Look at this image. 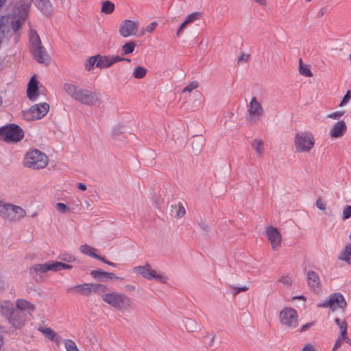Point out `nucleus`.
<instances>
[{"label":"nucleus","instance_id":"nucleus-7","mask_svg":"<svg viewBox=\"0 0 351 351\" xmlns=\"http://www.w3.org/2000/svg\"><path fill=\"white\" fill-rule=\"evenodd\" d=\"M132 270L134 273L139 274L143 278L149 280H156L163 284L166 283L168 280V277L165 273L152 269L149 264L134 267Z\"/></svg>","mask_w":351,"mask_h":351},{"label":"nucleus","instance_id":"nucleus-24","mask_svg":"<svg viewBox=\"0 0 351 351\" xmlns=\"http://www.w3.org/2000/svg\"><path fill=\"white\" fill-rule=\"evenodd\" d=\"M27 95L30 100L35 101L38 97V86L37 81L32 77L29 82Z\"/></svg>","mask_w":351,"mask_h":351},{"label":"nucleus","instance_id":"nucleus-6","mask_svg":"<svg viewBox=\"0 0 351 351\" xmlns=\"http://www.w3.org/2000/svg\"><path fill=\"white\" fill-rule=\"evenodd\" d=\"M294 144L298 152L308 153L315 145L314 136L310 132H298L294 138Z\"/></svg>","mask_w":351,"mask_h":351},{"label":"nucleus","instance_id":"nucleus-53","mask_svg":"<svg viewBox=\"0 0 351 351\" xmlns=\"http://www.w3.org/2000/svg\"><path fill=\"white\" fill-rule=\"evenodd\" d=\"M56 208L61 213H64L66 210V206L63 203H58Z\"/></svg>","mask_w":351,"mask_h":351},{"label":"nucleus","instance_id":"nucleus-29","mask_svg":"<svg viewBox=\"0 0 351 351\" xmlns=\"http://www.w3.org/2000/svg\"><path fill=\"white\" fill-rule=\"evenodd\" d=\"M80 250L82 254L88 255L92 258H95L98 260L99 259V257L101 256L97 254L96 253H95V252L97 251V250L95 248H93L87 244L82 245L80 247Z\"/></svg>","mask_w":351,"mask_h":351},{"label":"nucleus","instance_id":"nucleus-10","mask_svg":"<svg viewBox=\"0 0 351 351\" xmlns=\"http://www.w3.org/2000/svg\"><path fill=\"white\" fill-rule=\"evenodd\" d=\"M322 308H329L332 311L343 310L347 306L346 301L341 293H333L327 299L317 305Z\"/></svg>","mask_w":351,"mask_h":351},{"label":"nucleus","instance_id":"nucleus-32","mask_svg":"<svg viewBox=\"0 0 351 351\" xmlns=\"http://www.w3.org/2000/svg\"><path fill=\"white\" fill-rule=\"evenodd\" d=\"M147 71L145 67L138 66L134 69L132 75L136 79H142L146 75Z\"/></svg>","mask_w":351,"mask_h":351},{"label":"nucleus","instance_id":"nucleus-30","mask_svg":"<svg viewBox=\"0 0 351 351\" xmlns=\"http://www.w3.org/2000/svg\"><path fill=\"white\" fill-rule=\"evenodd\" d=\"M202 13L200 12H195L189 14L184 21L182 23V27H186L188 25L195 22L197 20H199L202 17Z\"/></svg>","mask_w":351,"mask_h":351},{"label":"nucleus","instance_id":"nucleus-33","mask_svg":"<svg viewBox=\"0 0 351 351\" xmlns=\"http://www.w3.org/2000/svg\"><path fill=\"white\" fill-rule=\"evenodd\" d=\"M97 57L96 56H93L90 57L85 62V69L88 71H90L93 69L94 66L97 67Z\"/></svg>","mask_w":351,"mask_h":351},{"label":"nucleus","instance_id":"nucleus-3","mask_svg":"<svg viewBox=\"0 0 351 351\" xmlns=\"http://www.w3.org/2000/svg\"><path fill=\"white\" fill-rule=\"evenodd\" d=\"M30 51L34 58L39 63L47 64L49 56L42 45L40 37L36 31L32 30L29 35Z\"/></svg>","mask_w":351,"mask_h":351},{"label":"nucleus","instance_id":"nucleus-43","mask_svg":"<svg viewBox=\"0 0 351 351\" xmlns=\"http://www.w3.org/2000/svg\"><path fill=\"white\" fill-rule=\"evenodd\" d=\"M351 99V90H349L347 91L344 97H343V99L341 100V103L339 104L340 107L344 106L346 104H347L349 101Z\"/></svg>","mask_w":351,"mask_h":351},{"label":"nucleus","instance_id":"nucleus-38","mask_svg":"<svg viewBox=\"0 0 351 351\" xmlns=\"http://www.w3.org/2000/svg\"><path fill=\"white\" fill-rule=\"evenodd\" d=\"M299 72L302 75H304L305 77H311L312 76V72L311 70L308 68L306 66H303L302 64V60H300V67H299Z\"/></svg>","mask_w":351,"mask_h":351},{"label":"nucleus","instance_id":"nucleus-14","mask_svg":"<svg viewBox=\"0 0 351 351\" xmlns=\"http://www.w3.org/2000/svg\"><path fill=\"white\" fill-rule=\"evenodd\" d=\"M138 21L126 19L121 23L119 32L121 36L127 38L135 36L138 32Z\"/></svg>","mask_w":351,"mask_h":351},{"label":"nucleus","instance_id":"nucleus-58","mask_svg":"<svg viewBox=\"0 0 351 351\" xmlns=\"http://www.w3.org/2000/svg\"><path fill=\"white\" fill-rule=\"evenodd\" d=\"M346 337H348L347 335V329L344 328L343 330L341 331V334L339 336V338H340L342 340H345Z\"/></svg>","mask_w":351,"mask_h":351},{"label":"nucleus","instance_id":"nucleus-59","mask_svg":"<svg viewBox=\"0 0 351 351\" xmlns=\"http://www.w3.org/2000/svg\"><path fill=\"white\" fill-rule=\"evenodd\" d=\"M60 267H61V270L62 269H71V268H73L72 265H69V264H66V263H62V262H61V264H60Z\"/></svg>","mask_w":351,"mask_h":351},{"label":"nucleus","instance_id":"nucleus-12","mask_svg":"<svg viewBox=\"0 0 351 351\" xmlns=\"http://www.w3.org/2000/svg\"><path fill=\"white\" fill-rule=\"evenodd\" d=\"M279 318L281 324L286 328H295L298 325V313L292 308H284L280 313Z\"/></svg>","mask_w":351,"mask_h":351},{"label":"nucleus","instance_id":"nucleus-62","mask_svg":"<svg viewBox=\"0 0 351 351\" xmlns=\"http://www.w3.org/2000/svg\"><path fill=\"white\" fill-rule=\"evenodd\" d=\"M186 27L185 26H183L182 27V23L181 24V25L180 26V27L178 28L177 32H176V36L177 37H180L182 31L184 30V29Z\"/></svg>","mask_w":351,"mask_h":351},{"label":"nucleus","instance_id":"nucleus-22","mask_svg":"<svg viewBox=\"0 0 351 351\" xmlns=\"http://www.w3.org/2000/svg\"><path fill=\"white\" fill-rule=\"evenodd\" d=\"M49 271L48 262L43 264H36L29 269V274L33 278L37 280L40 274H45Z\"/></svg>","mask_w":351,"mask_h":351},{"label":"nucleus","instance_id":"nucleus-18","mask_svg":"<svg viewBox=\"0 0 351 351\" xmlns=\"http://www.w3.org/2000/svg\"><path fill=\"white\" fill-rule=\"evenodd\" d=\"M30 4V0L19 1L14 10V17L20 18L21 19H25L27 16Z\"/></svg>","mask_w":351,"mask_h":351},{"label":"nucleus","instance_id":"nucleus-5","mask_svg":"<svg viewBox=\"0 0 351 351\" xmlns=\"http://www.w3.org/2000/svg\"><path fill=\"white\" fill-rule=\"evenodd\" d=\"M24 137L23 129L16 124L10 123L0 127V140L7 143L19 142Z\"/></svg>","mask_w":351,"mask_h":351},{"label":"nucleus","instance_id":"nucleus-56","mask_svg":"<svg viewBox=\"0 0 351 351\" xmlns=\"http://www.w3.org/2000/svg\"><path fill=\"white\" fill-rule=\"evenodd\" d=\"M99 260L102 261L103 263L110 265V266H112V267H117V264L116 263H114L113 262H110V261L106 260V258H104L102 256H100Z\"/></svg>","mask_w":351,"mask_h":351},{"label":"nucleus","instance_id":"nucleus-54","mask_svg":"<svg viewBox=\"0 0 351 351\" xmlns=\"http://www.w3.org/2000/svg\"><path fill=\"white\" fill-rule=\"evenodd\" d=\"M342 339L338 337V339L335 341V343L332 349V351H336L338 348H339L341 346Z\"/></svg>","mask_w":351,"mask_h":351},{"label":"nucleus","instance_id":"nucleus-51","mask_svg":"<svg viewBox=\"0 0 351 351\" xmlns=\"http://www.w3.org/2000/svg\"><path fill=\"white\" fill-rule=\"evenodd\" d=\"M112 65L116 62L126 60V58H120L119 56H110Z\"/></svg>","mask_w":351,"mask_h":351},{"label":"nucleus","instance_id":"nucleus-2","mask_svg":"<svg viewBox=\"0 0 351 351\" xmlns=\"http://www.w3.org/2000/svg\"><path fill=\"white\" fill-rule=\"evenodd\" d=\"M63 89L71 98L82 104L93 106L99 101L95 93L87 89H83L75 84L65 83L63 86Z\"/></svg>","mask_w":351,"mask_h":351},{"label":"nucleus","instance_id":"nucleus-19","mask_svg":"<svg viewBox=\"0 0 351 351\" xmlns=\"http://www.w3.org/2000/svg\"><path fill=\"white\" fill-rule=\"evenodd\" d=\"M347 126L343 121H339L334 124L330 131V135L332 138H340L346 132Z\"/></svg>","mask_w":351,"mask_h":351},{"label":"nucleus","instance_id":"nucleus-20","mask_svg":"<svg viewBox=\"0 0 351 351\" xmlns=\"http://www.w3.org/2000/svg\"><path fill=\"white\" fill-rule=\"evenodd\" d=\"M90 274L93 278L99 280H113L119 278L114 273L104 271L101 269L92 270Z\"/></svg>","mask_w":351,"mask_h":351},{"label":"nucleus","instance_id":"nucleus-41","mask_svg":"<svg viewBox=\"0 0 351 351\" xmlns=\"http://www.w3.org/2000/svg\"><path fill=\"white\" fill-rule=\"evenodd\" d=\"M49 271H58L61 270L60 264L61 262L58 261H49Z\"/></svg>","mask_w":351,"mask_h":351},{"label":"nucleus","instance_id":"nucleus-42","mask_svg":"<svg viewBox=\"0 0 351 351\" xmlns=\"http://www.w3.org/2000/svg\"><path fill=\"white\" fill-rule=\"evenodd\" d=\"M279 281L285 286H291L293 283V278L291 276L286 275L282 276Z\"/></svg>","mask_w":351,"mask_h":351},{"label":"nucleus","instance_id":"nucleus-36","mask_svg":"<svg viewBox=\"0 0 351 351\" xmlns=\"http://www.w3.org/2000/svg\"><path fill=\"white\" fill-rule=\"evenodd\" d=\"M64 346L66 351H80L75 343L71 339L64 340Z\"/></svg>","mask_w":351,"mask_h":351},{"label":"nucleus","instance_id":"nucleus-57","mask_svg":"<svg viewBox=\"0 0 351 351\" xmlns=\"http://www.w3.org/2000/svg\"><path fill=\"white\" fill-rule=\"evenodd\" d=\"M313 325V323H311V322H309V323H307L304 325H303L300 329V331L302 332H304L306 331V330H308L310 327H311Z\"/></svg>","mask_w":351,"mask_h":351},{"label":"nucleus","instance_id":"nucleus-44","mask_svg":"<svg viewBox=\"0 0 351 351\" xmlns=\"http://www.w3.org/2000/svg\"><path fill=\"white\" fill-rule=\"evenodd\" d=\"M335 322L338 326L340 331L343 330L344 328L347 329V328H348L347 323L346 322V321L341 320L339 318H335Z\"/></svg>","mask_w":351,"mask_h":351},{"label":"nucleus","instance_id":"nucleus-61","mask_svg":"<svg viewBox=\"0 0 351 351\" xmlns=\"http://www.w3.org/2000/svg\"><path fill=\"white\" fill-rule=\"evenodd\" d=\"M125 289L130 292H133L136 290V287L132 285H127L125 287Z\"/></svg>","mask_w":351,"mask_h":351},{"label":"nucleus","instance_id":"nucleus-21","mask_svg":"<svg viewBox=\"0 0 351 351\" xmlns=\"http://www.w3.org/2000/svg\"><path fill=\"white\" fill-rule=\"evenodd\" d=\"M15 308L24 312L26 314L32 315V313L34 310V306L26 300L17 299L16 301Z\"/></svg>","mask_w":351,"mask_h":351},{"label":"nucleus","instance_id":"nucleus-34","mask_svg":"<svg viewBox=\"0 0 351 351\" xmlns=\"http://www.w3.org/2000/svg\"><path fill=\"white\" fill-rule=\"evenodd\" d=\"M136 47V44L134 42H128L122 46V53L123 55H128L132 53Z\"/></svg>","mask_w":351,"mask_h":351},{"label":"nucleus","instance_id":"nucleus-50","mask_svg":"<svg viewBox=\"0 0 351 351\" xmlns=\"http://www.w3.org/2000/svg\"><path fill=\"white\" fill-rule=\"evenodd\" d=\"M302 351H316L315 348L313 345L311 343H306L303 347Z\"/></svg>","mask_w":351,"mask_h":351},{"label":"nucleus","instance_id":"nucleus-48","mask_svg":"<svg viewBox=\"0 0 351 351\" xmlns=\"http://www.w3.org/2000/svg\"><path fill=\"white\" fill-rule=\"evenodd\" d=\"M186 213V210L184 207L179 203L178 204V210L176 212V216L179 218L182 217Z\"/></svg>","mask_w":351,"mask_h":351},{"label":"nucleus","instance_id":"nucleus-16","mask_svg":"<svg viewBox=\"0 0 351 351\" xmlns=\"http://www.w3.org/2000/svg\"><path fill=\"white\" fill-rule=\"evenodd\" d=\"M7 319L13 327L18 328L24 324L26 320V313L14 308Z\"/></svg>","mask_w":351,"mask_h":351},{"label":"nucleus","instance_id":"nucleus-4","mask_svg":"<svg viewBox=\"0 0 351 351\" xmlns=\"http://www.w3.org/2000/svg\"><path fill=\"white\" fill-rule=\"evenodd\" d=\"M24 164L29 169H43L48 164V158L41 151L37 149H32L26 153Z\"/></svg>","mask_w":351,"mask_h":351},{"label":"nucleus","instance_id":"nucleus-46","mask_svg":"<svg viewBox=\"0 0 351 351\" xmlns=\"http://www.w3.org/2000/svg\"><path fill=\"white\" fill-rule=\"evenodd\" d=\"M343 114H344V112L337 111V112H335L328 114L327 117L328 118L337 120V119H339V118H341L342 116H343Z\"/></svg>","mask_w":351,"mask_h":351},{"label":"nucleus","instance_id":"nucleus-9","mask_svg":"<svg viewBox=\"0 0 351 351\" xmlns=\"http://www.w3.org/2000/svg\"><path fill=\"white\" fill-rule=\"evenodd\" d=\"M108 290V287L103 284L82 283L73 286L68 289L70 292L88 296L93 293L101 295Z\"/></svg>","mask_w":351,"mask_h":351},{"label":"nucleus","instance_id":"nucleus-11","mask_svg":"<svg viewBox=\"0 0 351 351\" xmlns=\"http://www.w3.org/2000/svg\"><path fill=\"white\" fill-rule=\"evenodd\" d=\"M1 217L5 221H15L23 218L25 215V210L21 206L13 205L11 204H4L1 208Z\"/></svg>","mask_w":351,"mask_h":351},{"label":"nucleus","instance_id":"nucleus-1","mask_svg":"<svg viewBox=\"0 0 351 351\" xmlns=\"http://www.w3.org/2000/svg\"><path fill=\"white\" fill-rule=\"evenodd\" d=\"M102 300L121 313L130 312L134 306L132 300L125 294L111 291L101 294Z\"/></svg>","mask_w":351,"mask_h":351},{"label":"nucleus","instance_id":"nucleus-49","mask_svg":"<svg viewBox=\"0 0 351 351\" xmlns=\"http://www.w3.org/2000/svg\"><path fill=\"white\" fill-rule=\"evenodd\" d=\"M158 23L156 22H152L149 25H147L145 28V32H152L155 28L157 27Z\"/></svg>","mask_w":351,"mask_h":351},{"label":"nucleus","instance_id":"nucleus-13","mask_svg":"<svg viewBox=\"0 0 351 351\" xmlns=\"http://www.w3.org/2000/svg\"><path fill=\"white\" fill-rule=\"evenodd\" d=\"M49 110V105L46 102L35 104L24 112V117L29 121L40 119L47 114Z\"/></svg>","mask_w":351,"mask_h":351},{"label":"nucleus","instance_id":"nucleus-37","mask_svg":"<svg viewBox=\"0 0 351 351\" xmlns=\"http://www.w3.org/2000/svg\"><path fill=\"white\" fill-rule=\"evenodd\" d=\"M58 258L66 263H72L75 261V256L69 253H62L58 256Z\"/></svg>","mask_w":351,"mask_h":351},{"label":"nucleus","instance_id":"nucleus-45","mask_svg":"<svg viewBox=\"0 0 351 351\" xmlns=\"http://www.w3.org/2000/svg\"><path fill=\"white\" fill-rule=\"evenodd\" d=\"M351 217V206H346L343 210V219H348Z\"/></svg>","mask_w":351,"mask_h":351},{"label":"nucleus","instance_id":"nucleus-23","mask_svg":"<svg viewBox=\"0 0 351 351\" xmlns=\"http://www.w3.org/2000/svg\"><path fill=\"white\" fill-rule=\"evenodd\" d=\"M34 3L43 14L47 16L51 13L52 5L49 0H36Z\"/></svg>","mask_w":351,"mask_h":351},{"label":"nucleus","instance_id":"nucleus-39","mask_svg":"<svg viewBox=\"0 0 351 351\" xmlns=\"http://www.w3.org/2000/svg\"><path fill=\"white\" fill-rule=\"evenodd\" d=\"M199 86V82L197 81H193L190 84H189L186 87H184L182 90L183 93H191L193 90L196 89Z\"/></svg>","mask_w":351,"mask_h":351},{"label":"nucleus","instance_id":"nucleus-60","mask_svg":"<svg viewBox=\"0 0 351 351\" xmlns=\"http://www.w3.org/2000/svg\"><path fill=\"white\" fill-rule=\"evenodd\" d=\"M77 188L79 189V190H81V191H86V185L84 183H77Z\"/></svg>","mask_w":351,"mask_h":351},{"label":"nucleus","instance_id":"nucleus-25","mask_svg":"<svg viewBox=\"0 0 351 351\" xmlns=\"http://www.w3.org/2000/svg\"><path fill=\"white\" fill-rule=\"evenodd\" d=\"M14 304L10 300H0V313L7 319L14 310Z\"/></svg>","mask_w":351,"mask_h":351},{"label":"nucleus","instance_id":"nucleus-28","mask_svg":"<svg viewBox=\"0 0 351 351\" xmlns=\"http://www.w3.org/2000/svg\"><path fill=\"white\" fill-rule=\"evenodd\" d=\"M339 259L351 265V244H347L339 256Z\"/></svg>","mask_w":351,"mask_h":351},{"label":"nucleus","instance_id":"nucleus-64","mask_svg":"<svg viewBox=\"0 0 351 351\" xmlns=\"http://www.w3.org/2000/svg\"><path fill=\"white\" fill-rule=\"evenodd\" d=\"M344 341L351 346V339L349 337H346V339Z\"/></svg>","mask_w":351,"mask_h":351},{"label":"nucleus","instance_id":"nucleus-31","mask_svg":"<svg viewBox=\"0 0 351 351\" xmlns=\"http://www.w3.org/2000/svg\"><path fill=\"white\" fill-rule=\"evenodd\" d=\"M114 10V4L110 1H105L102 3L101 12L106 14H110Z\"/></svg>","mask_w":351,"mask_h":351},{"label":"nucleus","instance_id":"nucleus-47","mask_svg":"<svg viewBox=\"0 0 351 351\" xmlns=\"http://www.w3.org/2000/svg\"><path fill=\"white\" fill-rule=\"evenodd\" d=\"M232 290H233V294L234 295H237L239 294L240 292H243V291H246L249 289V288L246 286H243V287H232Z\"/></svg>","mask_w":351,"mask_h":351},{"label":"nucleus","instance_id":"nucleus-26","mask_svg":"<svg viewBox=\"0 0 351 351\" xmlns=\"http://www.w3.org/2000/svg\"><path fill=\"white\" fill-rule=\"evenodd\" d=\"M97 67L101 69H106L112 65L110 56L97 55Z\"/></svg>","mask_w":351,"mask_h":351},{"label":"nucleus","instance_id":"nucleus-63","mask_svg":"<svg viewBox=\"0 0 351 351\" xmlns=\"http://www.w3.org/2000/svg\"><path fill=\"white\" fill-rule=\"evenodd\" d=\"M254 2L258 3L261 5H266L267 0H253Z\"/></svg>","mask_w":351,"mask_h":351},{"label":"nucleus","instance_id":"nucleus-15","mask_svg":"<svg viewBox=\"0 0 351 351\" xmlns=\"http://www.w3.org/2000/svg\"><path fill=\"white\" fill-rule=\"evenodd\" d=\"M266 234L270 241L271 247L274 250H278L282 242V237L277 228L273 226H269L266 230Z\"/></svg>","mask_w":351,"mask_h":351},{"label":"nucleus","instance_id":"nucleus-8","mask_svg":"<svg viewBox=\"0 0 351 351\" xmlns=\"http://www.w3.org/2000/svg\"><path fill=\"white\" fill-rule=\"evenodd\" d=\"M247 121L251 124L261 121L265 116L263 107L256 97H253L247 105Z\"/></svg>","mask_w":351,"mask_h":351},{"label":"nucleus","instance_id":"nucleus-40","mask_svg":"<svg viewBox=\"0 0 351 351\" xmlns=\"http://www.w3.org/2000/svg\"><path fill=\"white\" fill-rule=\"evenodd\" d=\"M16 19L15 21H13L11 27L12 30L14 32H16L19 29H21L23 22L24 19H21L20 18H16Z\"/></svg>","mask_w":351,"mask_h":351},{"label":"nucleus","instance_id":"nucleus-52","mask_svg":"<svg viewBox=\"0 0 351 351\" xmlns=\"http://www.w3.org/2000/svg\"><path fill=\"white\" fill-rule=\"evenodd\" d=\"M316 206L319 210H324L326 208V205L324 202L321 199H318L316 202Z\"/></svg>","mask_w":351,"mask_h":351},{"label":"nucleus","instance_id":"nucleus-27","mask_svg":"<svg viewBox=\"0 0 351 351\" xmlns=\"http://www.w3.org/2000/svg\"><path fill=\"white\" fill-rule=\"evenodd\" d=\"M252 149L258 157H263L264 153V142L261 139H254L251 143Z\"/></svg>","mask_w":351,"mask_h":351},{"label":"nucleus","instance_id":"nucleus-35","mask_svg":"<svg viewBox=\"0 0 351 351\" xmlns=\"http://www.w3.org/2000/svg\"><path fill=\"white\" fill-rule=\"evenodd\" d=\"M39 330L50 340H53L56 336V333L50 328H42Z\"/></svg>","mask_w":351,"mask_h":351},{"label":"nucleus","instance_id":"nucleus-17","mask_svg":"<svg viewBox=\"0 0 351 351\" xmlns=\"http://www.w3.org/2000/svg\"><path fill=\"white\" fill-rule=\"evenodd\" d=\"M306 280L309 288L315 291L319 292L322 288V283L319 274L313 270H310L306 274Z\"/></svg>","mask_w":351,"mask_h":351},{"label":"nucleus","instance_id":"nucleus-55","mask_svg":"<svg viewBox=\"0 0 351 351\" xmlns=\"http://www.w3.org/2000/svg\"><path fill=\"white\" fill-rule=\"evenodd\" d=\"M249 59V55L243 53L241 56H239L238 58V62H247Z\"/></svg>","mask_w":351,"mask_h":351}]
</instances>
